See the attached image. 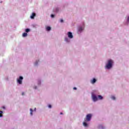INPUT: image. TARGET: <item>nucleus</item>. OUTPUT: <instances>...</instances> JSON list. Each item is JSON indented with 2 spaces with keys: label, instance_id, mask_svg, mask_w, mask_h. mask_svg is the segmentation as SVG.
I'll use <instances>...</instances> for the list:
<instances>
[{
  "label": "nucleus",
  "instance_id": "21",
  "mask_svg": "<svg viewBox=\"0 0 129 129\" xmlns=\"http://www.w3.org/2000/svg\"><path fill=\"white\" fill-rule=\"evenodd\" d=\"M22 95H25V93L22 92Z\"/></svg>",
  "mask_w": 129,
  "mask_h": 129
},
{
  "label": "nucleus",
  "instance_id": "20",
  "mask_svg": "<svg viewBox=\"0 0 129 129\" xmlns=\"http://www.w3.org/2000/svg\"><path fill=\"white\" fill-rule=\"evenodd\" d=\"M51 17L52 18H54V15L52 14V15H51Z\"/></svg>",
  "mask_w": 129,
  "mask_h": 129
},
{
  "label": "nucleus",
  "instance_id": "6",
  "mask_svg": "<svg viewBox=\"0 0 129 129\" xmlns=\"http://www.w3.org/2000/svg\"><path fill=\"white\" fill-rule=\"evenodd\" d=\"M36 17V13H33L32 15L30 16L31 19H34Z\"/></svg>",
  "mask_w": 129,
  "mask_h": 129
},
{
  "label": "nucleus",
  "instance_id": "16",
  "mask_svg": "<svg viewBox=\"0 0 129 129\" xmlns=\"http://www.w3.org/2000/svg\"><path fill=\"white\" fill-rule=\"evenodd\" d=\"M111 98H112V99H113V100H115V97H114V96H112V97H111Z\"/></svg>",
  "mask_w": 129,
  "mask_h": 129
},
{
  "label": "nucleus",
  "instance_id": "12",
  "mask_svg": "<svg viewBox=\"0 0 129 129\" xmlns=\"http://www.w3.org/2000/svg\"><path fill=\"white\" fill-rule=\"evenodd\" d=\"M30 114L31 115H33V109H30Z\"/></svg>",
  "mask_w": 129,
  "mask_h": 129
},
{
  "label": "nucleus",
  "instance_id": "8",
  "mask_svg": "<svg viewBox=\"0 0 129 129\" xmlns=\"http://www.w3.org/2000/svg\"><path fill=\"white\" fill-rule=\"evenodd\" d=\"M83 123L84 126H87L88 125V124H87V123H86V122H84Z\"/></svg>",
  "mask_w": 129,
  "mask_h": 129
},
{
  "label": "nucleus",
  "instance_id": "13",
  "mask_svg": "<svg viewBox=\"0 0 129 129\" xmlns=\"http://www.w3.org/2000/svg\"><path fill=\"white\" fill-rule=\"evenodd\" d=\"M83 30V29L82 28V27H80L79 28V32H82V31Z\"/></svg>",
  "mask_w": 129,
  "mask_h": 129
},
{
  "label": "nucleus",
  "instance_id": "18",
  "mask_svg": "<svg viewBox=\"0 0 129 129\" xmlns=\"http://www.w3.org/2000/svg\"><path fill=\"white\" fill-rule=\"evenodd\" d=\"M63 19H61L60 20V23H63Z\"/></svg>",
  "mask_w": 129,
  "mask_h": 129
},
{
  "label": "nucleus",
  "instance_id": "23",
  "mask_svg": "<svg viewBox=\"0 0 129 129\" xmlns=\"http://www.w3.org/2000/svg\"><path fill=\"white\" fill-rule=\"evenodd\" d=\"M127 21L129 22V17L127 18Z\"/></svg>",
  "mask_w": 129,
  "mask_h": 129
},
{
  "label": "nucleus",
  "instance_id": "28",
  "mask_svg": "<svg viewBox=\"0 0 129 129\" xmlns=\"http://www.w3.org/2000/svg\"><path fill=\"white\" fill-rule=\"evenodd\" d=\"M37 64H38V63H36V65H37Z\"/></svg>",
  "mask_w": 129,
  "mask_h": 129
},
{
  "label": "nucleus",
  "instance_id": "11",
  "mask_svg": "<svg viewBox=\"0 0 129 129\" xmlns=\"http://www.w3.org/2000/svg\"><path fill=\"white\" fill-rule=\"evenodd\" d=\"M98 97L99 99H102L103 98V97H102L101 95H98Z\"/></svg>",
  "mask_w": 129,
  "mask_h": 129
},
{
  "label": "nucleus",
  "instance_id": "3",
  "mask_svg": "<svg viewBox=\"0 0 129 129\" xmlns=\"http://www.w3.org/2000/svg\"><path fill=\"white\" fill-rule=\"evenodd\" d=\"M24 79V78L23 77L20 76L19 77V79H17V82L19 83V84H22L23 83L22 80Z\"/></svg>",
  "mask_w": 129,
  "mask_h": 129
},
{
  "label": "nucleus",
  "instance_id": "7",
  "mask_svg": "<svg viewBox=\"0 0 129 129\" xmlns=\"http://www.w3.org/2000/svg\"><path fill=\"white\" fill-rule=\"evenodd\" d=\"M92 84H94L96 82V79H93L92 81H91Z\"/></svg>",
  "mask_w": 129,
  "mask_h": 129
},
{
  "label": "nucleus",
  "instance_id": "14",
  "mask_svg": "<svg viewBox=\"0 0 129 129\" xmlns=\"http://www.w3.org/2000/svg\"><path fill=\"white\" fill-rule=\"evenodd\" d=\"M3 117V111H0V117Z\"/></svg>",
  "mask_w": 129,
  "mask_h": 129
},
{
  "label": "nucleus",
  "instance_id": "22",
  "mask_svg": "<svg viewBox=\"0 0 129 129\" xmlns=\"http://www.w3.org/2000/svg\"><path fill=\"white\" fill-rule=\"evenodd\" d=\"M3 109H6V107L3 106Z\"/></svg>",
  "mask_w": 129,
  "mask_h": 129
},
{
  "label": "nucleus",
  "instance_id": "26",
  "mask_svg": "<svg viewBox=\"0 0 129 129\" xmlns=\"http://www.w3.org/2000/svg\"><path fill=\"white\" fill-rule=\"evenodd\" d=\"M35 89H37V87H36L35 88Z\"/></svg>",
  "mask_w": 129,
  "mask_h": 129
},
{
  "label": "nucleus",
  "instance_id": "10",
  "mask_svg": "<svg viewBox=\"0 0 129 129\" xmlns=\"http://www.w3.org/2000/svg\"><path fill=\"white\" fill-rule=\"evenodd\" d=\"M51 30V27L48 26L46 27V30L47 31H50Z\"/></svg>",
  "mask_w": 129,
  "mask_h": 129
},
{
  "label": "nucleus",
  "instance_id": "17",
  "mask_svg": "<svg viewBox=\"0 0 129 129\" xmlns=\"http://www.w3.org/2000/svg\"><path fill=\"white\" fill-rule=\"evenodd\" d=\"M49 108H52V106L51 105H48Z\"/></svg>",
  "mask_w": 129,
  "mask_h": 129
},
{
  "label": "nucleus",
  "instance_id": "24",
  "mask_svg": "<svg viewBox=\"0 0 129 129\" xmlns=\"http://www.w3.org/2000/svg\"><path fill=\"white\" fill-rule=\"evenodd\" d=\"M66 41H68V38H66Z\"/></svg>",
  "mask_w": 129,
  "mask_h": 129
},
{
  "label": "nucleus",
  "instance_id": "2",
  "mask_svg": "<svg viewBox=\"0 0 129 129\" xmlns=\"http://www.w3.org/2000/svg\"><path fill=\"white\" fill-rule=\"evenodd\" d=\"M91 117H92V115L91 114H88L85 118V121H90Z\"/></svg>",
  "mask_w": 129,
  "mask_h": 129
},
{
  "label": "nucleus",
  "instance_id": "1",
  "mask_svg": "<svg viewBox=\"0 0 129 129\" xmlns=\"http://www.w3.org/2000/svg\"><path fill=\"white\" fill-rule=\"evenodd\" d=\"M112 64H113V60L109 59L107 63L105 66V68H106V69H110V68H112Z\"/></svg>",
  "mask_w": 129,
  "mask_h": 129
},
{
  "label": "nucleus",
  "instance_id": "15",
  "mask_svg": "<svg viewBox=\"0 0 129 129\" xmlns=\"http://www.w3.org/2000/svg\"><path fill=\"white\" fill-rule=\"evenodd\" d=\"M25 32H26V33H29V32H30V29H26L25 30Z\"/></svg>",
  "mask_w": 129,
  "mask_h": 129
},
{
  "label": "nucleus",
  "instance_id": "9",
  "mask_svg": "<svg viewBox=\"0 0 129 129\" xmlns=\"http://www.w3.org/2000/svg\"><path fill=\"white\" fill-rule=\"evenodd\" d=\"M28 36V34L27 33H24L23 34V37H27Z\"/></svg>",
  "mask_w": 129,
  "mask_h": 129
},
{
  "label": "nucleus",
  "instance_id": "5",
  "mask_svg": "<svg viewBox=\"0 0 129 129\" xmlns=\"http://www.w3.org/2000/svg\"><path fill=\"white\" fill-rule=\"evenodd\" d=\"M92 99L93 101H97V97L95 96V95H92Z\"/></svg>",
  "mask_w": 129,
  "mask_h": 129
},
{
  "label": "nucleus",
  "instance_id": "27",
  "mask_svg": "<svg viewBox=\"0 0 129 129\" xmlns=\"http://www.w3.org/2000/svg\"><path fill=\"white\" fill-rule=\"evenodd\" d=\"M60 114H63V113L62 112H60Z\"/></svg>",
  "mask_w": 129,
  "mask_h": 129
},
{
  "label": "nucleus",
  "instance_id": "19",
  "mask_svg": "<svg viewBox=\"0 0 129 129\" xmlns=\"http://www.w3.org/2000/svg\"><path fill=\"white\" fill-rule=\"evenodd\" d=\"M73 89H74V90H76L77 89V88L76 87H74V88H73Z\"/></svg>",
  "mask_w": 129,
  "mask_h": 129
},
{
  "label": "nucleus",
  "instance_id": "25",
  "mask_svg": "<svg viewBox=\"0 0 129 129\" xmlns=\"http://www.w3.org/2000/svg\"><path fill=\"white\" fill-rule=\"evenodd\" d=\"M39 84H41V82H39Z\"/></svg>",
  "mask_w": 129,
  "mask_h": 129
},
{
  "label": "nucleus",
  "instance_id": "4",
  "mask_svg": "<svg viewBox=\"0 0 129 129\" xmlns=\"http://www.w3.org/2000/svg\"><path fill=\"white\" fill-rule=\"evenodd\" d=\"M68 36L70 39H72V38H73V35H72V33L71 32L68 33Z\"/></svg>",
  "mask_w": 129,
  "mask_h": 129
}]
</instances>
